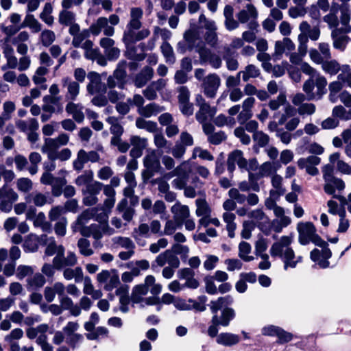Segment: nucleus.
<instances>
[{
	"mask_svg": "<svg viewBox=\"0 0 351 351\" xmlns=\"http://www.w3.org/2000/svg\"><path fill=\"white\" fill-rule=\"evenodd\" d=\"M130 144L135 148L143 151L148 144L147 138L139 136H132L130 138Z\"/></svg>",
	"mask_w": 351,
	"mask_h": 351,
	"instance_id": "680f3d73",
	"label": "nucleus"
},
{
	"mask_svg": "<svg viewBox=\"0 0 351 351\" xmlns=\"http://www.w3.org/2000/svg\"><path fill=\"white\" fill-rule=\"evenodd\" d=\"M86 152L84 149H80L77 156V158L73 162V169L77 171H81L84 168V165L86 163Z\"/></svg>",
	"mask_w": 351,
	"mask_h": 351,
	"instance_id": "5fc2aeb1",
	"label": "nucleus"
},
{
	"mask_svg": "<svg viewBox=\"0 0 351 351\" xmlns=\"http://www.w3.org/2000/svg\"><path fill=\"white\" fill-rule=\"evenodd\" d=\"M197 52L199 53L201 63L208 62L213 68L216 69L221 66L222 60L220 56L205 46L198 47Z\"/></svg>",
	"mask_w": 351,
	"mask_h": 351,
	"instance_id": "6e6552de",
	"label": "nucleus"
},
{
	"mask_svg": "<svg viewBox=\"0 0 351 351\" xmlns=\"http://www.w3.org/2000/svg\"><path fill=\"white\" fill-rule=\"evenodd\" d=\"M89 83L87 84L86 89L89 94L94 95L106 92V85L101 82V77L96 72H90L87 75Z\"/></svg>",
	"mask_w": 351,
	"mask_h": 351,
	"instance_id": "9b49d317",
	"label": "nucleus"
},
{
	"mask_svg": "<svg viewBox=\"0 0 351 351\" xmlns=\"http://www.w3.org/2000/svg\"><path fill=\"white\" fill-rule=\"evenodd\" d=\"M127 49V56L129 59L134 61H142L145 58V45L144 43H140L135 47L134 45L125 46Z\"/></svg>",
	"mask_w": 351,
	"mask_h": 351,
	"instance_id": "a211bd4d",
	"label": "nucleus"
},
{
	"mask_svg": "<svg viewBox=\"0 0 351 351\" xmlns=\"http://www.w3.org/2000/svg\"><path fill=\"white\" fill-rule=\"evenodd\" d=\"M154 75V69L149 66H145L140 73H138L134 79V83L137 88L144 86Z\"/></svg>",
	"mask_w": 351,
	"mask_h": 351,
	"instance_id": "6ab92c4d",
	"label": "nucleus"
},
{
	"mask_svg": "<svg viewBox=\"0 0 351 351\" xmlns=\"http://www.w3.org/2000/svg\"><path fill=\"white\" fill-rule=\"evenodd\" d=\"M184 40L189 46V51H192L194 48H196L197 50L200 47L197 45L198 36L193 30H188L184 34Z\"/></svg>",
	"mask_w": 351,
	"mask_h": 351,
	"instance_id": "09e8293b",
	"label": "nucleus"
},
{
	"mask_svg": "<svg viewBox=\"0 0 351 351\" xmlns=\"http://www.w3.org/2000/svg\"><path fill=\"white\" fill-rule=\"evenodd\" d=\"M60 147V146L53 138H46L41 147V151L43 154L47 155V158L49 160L51 158H53V155L58 152Z\"/></svg>",
	"mask_w": 351,
	"mask_h": 351,
	"instance_id": "393cba45",
	"label": "nucleus"
},
{
	"mask_svg": "<svg viewBox=\"0 0 351 351\" xmlns=\"http://www.w3.org/2000/svg\"><path fill=\"white\" fill-rule=\"evenodd\" d=\"M213 314L210 325L209 326L207 333L212 338L215 337L219 332V327H227L236 316L235 311L230 307H226L221 309L220 315L217 313H212Z\"/></svg>",
	"mask_w": 351,
	"mask_h": 351,
	"instance_id": "20e7f679",
	"label": "nucleus"
},
{
	"mask_svg": "<svg viewBox=\"0 0 351 351\" xmlns=\"http://www.w3.org/2000/svg\"><path fill=\"white\" fill-rule=\"evenodd\" d=\"M300 70L309 76L302 86L304 93H297L292 98V104L298 106L297 112L300 116H311L315 112L316 106L313 103H305L308 101H319L327 93L328 82L325 76L306 62H302Z\"/></svg>",
	"mask_w": 351,
	"mask_h": 351,
	"instance_id": "f257e3e1",
	"label": "nucleus"
},
{
	"mask_svg": "<svg viewBox=\"0 0 351 351\" xmlns=\"http://www.w3.org/2000/svg\"><path fill=\"white\" fill-rule=\"evenodd\" d=\"M66 183L67 181L64 178L58 177L54 182L50 185L51 186V194L54 197H60L62 194L63 186H64Z\"/></svg>",
	"mask_w": 351,
	"mask_h": 351,
	"instance_id": "37998d69",
	"label": "nucleus"
},
{
	"mask_svg": "<svg viewBox=\"0 0 351 351\" xmlns=\"http://www.w3.org/2000/svg\"><path fill=\"white\" fill-rule=\"evenodd\" d=\"M237 16L239 23H245L251 19H256L258 12L252 4H247L245 9L238 12Z\"/></svg>",
	"mask_w": 351,
	"mask_h": 351,
	"instance_id": "4be33fe9",
	"label": "nucleus"
},
{
	"mask_svg": "<svg viewBox=\"0 0 351 351\" xmlns=\"http://www.w3.org/2000/svg\"><path fill=\"white\" fill-rule=\"evenodd\" d=\"M321 162V158L318 156L311 155L307 158H301L298 160V165L300 169H304L307 165L315 166Z\"/></svg>",
	"mask_w": 351,
	"mask_h": 351,
	"instance_id": "603ef678",
	"label": "nucleus"
},
{
	"mask_svg": "<svg viewBox=\"0 0 351 351\" xmlns=\"http://www.w3.org/2000/svg\"><path fill=\"white\" fill-rule=\"evenodd\" d=\"M297 230L299 233V242L304 245L308 244L316 234L315 227L311 222H300Z\"/></svg>",
	"mask_w": 351,
	"mask_h": 351,
	"instance_id": "1a4fd4ad",
	"label": "nucleus"
},
{
	"mask_svg": "<svg viewBox=\"0 0 351 351\" xmlns=\"http://www.w3.org/2000/svg\"><path fill=\"white\" fill-rule=\"evenodd\" d=\"M34 269L28 265H21L18 266L16 271V276L19 280L23 279L25 277L33 274Z\"/></svg>",
	"mask_w": 351,
	"mask_h": 351,
	"instance_id": "0e129e2a",
	"label": "nucleus"
},
{
	"mask_svg": "<svg viewBox=\"0 0 351 351\" xmlns=\"http://www.w3.org/2000/svg\"><path fill=\"white\" fill-rule=\"evenodd\" d=\"M149 289L147 285H136L131 294V300L134 304H138L141 302L144 299L143 296L148 293Z\"/></svg>",
	"mask_w": 351,
	"mask_h": 351,
	"instance_id": "473e14b6",
	"label": "nucleus"
},
{
	"mask_svg": "<svg viewBox=\"0 0 351 351\" xmlns=\"http://www.w3.org/2000/svg\"><path fill=\"white\" fill-rule=\"evenodd\" d=\"M52 5L49 3H45L42 12L40 14V18L48 25H51L53 22V17L51 15L52 12Z\"/></svg>",
	"mask_w": 351,
	"mask_h": 351,
	"instance_id": "6e6d98bb",
	"label": "nucleus"
},
{
	"mask_svg": "<svg viewBox=\"0 0 351 351\" xmlns=\"http://www.w3.org/2000/svg\"><path fill=\"white\" fill-rule=\"evenodd\" d=\"M292 241V236H282L270 248V253L272 256L281 258L284 263L285 270H287L288 268H295L298 263H302L303 261L302 256H296L293 250L289 247Z\"/></svg>",
	"mask_w": 351,
	"mask_h": 351,
	"instance_id": "7ed1b4c3",
	"label": "nucleus"
},
{
	"mask_svg": "<svg viewBox=\"0 0 351 351\" xmlns=\"http://www.w3.org/2000/svg\"><path fill=\"white\" fill-rule=\"evenodd\" d=\"M221 85V79L216 73H212L203 79L204 93L207 97L214 98Z\"/></svg>",
	"mask_w": 351,
	"mask_h": 351,
	"instance_id": "0eeeda50",
	"label": "nucleus"
},
{
	"mask_svg": "<svg viewBox=\"0 0 351 351\" xmlns=\"http://www.w3.org/2000/svg\"><path fill=\"white\" fill-rule=\"evenodd\" d=\"M104 184L98 181L92 182L85 189L82 190L83 194H90L97 196L101 191Z\"/></svg>",
	"mask_w": 351,
	"mask_h": 351,
	"instance_id": "13d9d810",
	"label": "nucleus"
},
{
	"mask_svg": "<svg viewBox=\"0 0 351 351\" xmlns=\"http://www.w3.org/2000/svg\"><path fill=\"white\" fill-rule=\"evenodd\" d=\"M253 139L260 147L266 146L269 141V136L262 131L255 132L253 134Z\"/></svg>",
	"mask_w": 351,
	"mask_h": 351,
	"instance_id": "338daca9",
	"label": "nucleus"
},
{
	"mask_svg": "<svg viewBox=\"0 0 351 351\" xmlns=\"http://www.w3.org/2000/svg\"><path fill=\"white\" fill-rule=\"evenodd\" d=\"M343 30L335 28L331 33V37L333 41V47L341 51H344L347 44L350 40L349 36Z\"/></svg>",
	"mask_w": 351,
	"mask_h": 351,
	"instance_id": "2eb2a0df",
	"label": "nucleus"
},
{
	"mask_svg": "<svg viewBox=\"0 0 351 351\" xmlns=\"http://www.w3.org/2000/svg\"><path fill=\"white\" fill-rule=\"evenodd\" d=\"M16 186L19 191L23 193H28L32 189L33 183L29 178H21L17 180Z\"/></svg>",
	"mask_w": 351,
	"mask_h": 351,
	"instance_id": "bf43d9fd",
	"label": "nucleus"
},
{
	"mask_svg": "<svg viewBox=\"0 0 351 351\" xmlns=\"http://www.w3.org/2000/svg\"><path fill=\"white\" fill-rule=\"evenodd\" d=\"M232 303L233 298L228 295L224 297H219L216 300H212L210 302L209 307L211 313H217L219 310H221L222 308H223V307H228V305Z\"/></svg>",
	"mask_w": 351,
	"mask_h": 351,
	"instance_id": "bb28decb",
	"label": "nucleus"
},
{
	"mask_svg": "<svg viewBox=\"0 0 351 351\" xmlns=\"http://www.w3.org/2000/svg\"><path fill=\"white\" fill-rule=\"evenodd\" d=\"M114 40L108 37L102 38L99 41V45L104 49L105 56L109 60H115L120 56V50L114 47Z\"/></svg>",
	"mask_w": 351,
	"mask_h": 351,
	"instance_id": "f8f14e48",
	"label": "nucleus"
},
{
	"mask_svg": "<svg viewBox=\"0 0 351 351\" xmlns=\"http://www.w3.org/2000/svg\"><path fill=\"white\" fill-rule=\"evenodd\" d=\"M82 108L83 107L80 104H75L71 101L68 102L65 110L68 114L73 116V118L75 121L77 123H82L84 119Z\"/></svg>",
	"mask_w": 351,
	"mask_h": 351,
	"instance_id": "5701e85b",
	"label": "nucleus"
},
{
	"mask_svg": "<svg viewBox=\"0 0 351 351\" xmlns=\"http://www.w3.org/2000/svg\"><path fill=\"white\" fill-rule=\"evenodd\" d=\"M127 63L125 61L120 62L117 69L113 73V76L118 80L119 82H123V85L125 86V84L126 83V71H125V67H126Z\"/></svg>",
	"mask_w": 351,
	"mask_h": 351,
	"instance_id": "49530a36",
	"label": "nucleus"
},
{
	"mask_svg": "<svg viewBox=\"0 0 351 351\" xmlns=\"http://www.w3.org/2000/svg\"><path fill=\"white\" fill-rule=\"evenodd\" d=\"M56 39L55 33L49 29H45L40 34V41L43 46H50Z\"/></svg>",
	"mask_w": 351,
	"mask_h": 351,
	"instance_id": "052dcab7",
	"label": "nucleus"
},
{
	"mask_svg": "<svg viewBox=\"0 0 351 351\" xmlns=\"http://www.w3.org/2000/svg\"><path fill=\"white\" fill-rule=\"evenodd\" d=\"M120 283L119 277L115 270H112V274L104 286L106 291H112Z\"/></svg>",
	"mask_w": 351,
	"mask_h": 351,
	"instance_id": "69168bd1",
	"label": "nucleus"
},
{
	"mask_svg": "<svg viewBox=\"0 0 351 351\" xmlns=\"http://www.w3.org/2000/svg\"><path fill=\"white\" fill-rule=\"evenodd\" d=\"M25 199L27 203H33L35 206L38 207H42L47 203H51V202H48L47 197L40 192L28 193Z\"/></svg>",
	"mask_w": 351,
	"mask_h": 351,
	"instance_id": "7c9ffc66",
	"label": "nucleus"
},
{
	"mask_svg": "<svg viewBox=\"0 0 351 351\" xmlns=\"http://www.w3.org/2000/svg\"><path fill=\"white\" fill-rule=\"evenodd\" d=\"M85 224H78L77 220L73 226L74 231H79L84 237H91L93 230H94V228H97V224H91L89 226H86Z\"/></svg>",
	"mask_w": 351,
	"mask_h": 351,
	"instance_id": "864d4df0",
	"label": "nucleus"
},
{
	"mask_svg": "<svg viewBox=\"0 0 351 351\" xmlns=\"http://www.w3.org/2000/svg\"><path fill=\"white\" fill-rule=\"evenodd\" d=\"M93 180V172L91 170H86L84 173L79 176L75 180V183L77 186H84L86 187L89 185Z\"/></svg>",
	"mask_w": 351,
	"mask_h": 351,
	"instance_id": "de8ad7c7",
	"label": "nucleus"
},
{
	"mask_svg": "<svg viewBox=\"0 0 351 351\" xmlns=\"http://www.w3.org/2000/svg\"><path fill=\"white\" fill-rule=\"evenodd\" d=\"M16 127L20 132L27 134L32 130H37L38 129V123L34 118L27 121L19 119L16 121Z\"/></svg>",
	"mask_w": 351,
	"mask_h": 351,
	"instance_id": "c756f323",
	"label": "nucleus"
},
{
	"mask_svg": "<svg viewBox=\"0 0 351 351\" xmlns=\"http://www.w3.org/2000/svg\"><path fill=\"white\" fill-rule=\"evenodd\" d=\"M216 341L217 343L225 346H232L239 342L240 338L237 335L230 332H222L217 335Z\"/></svg>",
	"mask_w": 351,
	"mask_h": 351,
	"instance_id": "cd10ccee",
	"label": "nucleus"
},
{
	"mask_svg": "<svg viewBox=\"0 0 351 351\" xmlns=\"http://www.w3.org/2000/svg\"><path fill=\"white\" fill-rule=\"evenodd\" d=\"M46 283V279L43 274L36 273L27 279V289L28 291H37L42 288Z\"/></svg>",
	"mask_w": 351,
	"mask_h": 351,
	"instance_id": "412c9836",
	"label": "nucleus"
},
{
	"mask_svg": "<svg viewBox=\"0 0 351 351\" xmlns=\"http://www.w3.org/2000/svg\"><path fill=\"white\" fill-rule=\"evenodd\" d=\"M154 143L158 149H170L171 143L166 139L165 136L158 131L154 135Z\"/></svg>",
	"mask_w": 351,
	"mask_h": 351,
	"instance_id": "a19ab883",
	"label": "nucleus"
},
{
	"mask_svg": "<svg viewBox=\"0 0 351 351\" xmlns=\"http://www.w3.org/2000/svg\"><path fill=\"white\" fill-rule=\"evenodd\" d=\"M261 75L260 69L254 64H248L244 69L243 81L248 82L250 78H256Z\"/></svg>",
	"mask_w": 351,
	"mask_h": 351,
	"instance_id": "8fccbe9b",
	"label": "nucleus"
},
{
	"mask_svg": "<svg viewBox=\"0 0 351 351\" xmlns=\"http://www.w3.org/2000/svg\"><path fill=\"white\" fill-rule=\"evenodd\" d=\"M136 126L139 129H143L150 133H156L158 131L157 123L153 121H147L142 117L136 119Z\"/></svg>",
	"mask_w": 351,
	"mask_h": 351,
	"instance_id": "c9c22d12",
	"label": "nucleus"
},
{
	"mask_svg": "<svg viewBox=\"0 0 351 351\" xmlns=\"http://www.w3.org/2000/svg\"><path fill=\"white\" fill-rule=\"evenodd\" d=\"M109 212L101 207H94L84 210L77 218V223H86L92 218L99 223H106Z\"/></svg>",
	"mask_w": 351,
	"mask_h": 351,
	"instance_id": "423d86ee",
	"label": "nucleus"
},
{
	"mask_svg": "<svg viewBox=\"0 0 351 351\" xmlns=\"http://www.w3.org/2000/svg\"><path fill=\"white\" fill-rule=\"evenodd\" d=\"M63 88H66L65 99L69 101H75L80 93V84L69 77L61 79Z\"/></svg>",
	"mask_w": 351,
	"mask_h": 351,
	"instance_id": "9d476101",
	"label": "nucleus"
},
{
	"mask_svg": "<svg viewBox=\"0 0 351 351\" xmlns=\"http://www.w3.org/2000/svg\"><path fill=\"white\" fill-rule=\"evenodd\" d=\"M63 276L66 280L74 279L76 283L82 282L84 279L83 271L80 267L64 268Z\"/></svg>",
	"mask_w": 351,
	"mask_h": 351,
	"instance_id": "a878e982",
	"label": "nucleus"
},
{
	"mask_svg": "<svg viewBox=\"0 0 351 351\" xmlns=\"http://www.w3.org/2000/svg\"><path fill=\"white\" fill-rule=\"evenodd\" d=\"M322 69L326 73L335 75L341 70V65L336 60L330 58L324 60Z\"/></svg>",
	"mask_w": 351,
	"mask_h": 351,
	"instance_id": "72a5a7b5",
	"label": "nucleus"
},
{
	"mask_svg": "<svg viewBox=\"0 0 351 351\" xmlns=\"http://www.w3.org/2000/svg\"><path fill=\"white\" fill-rule=\"evenodd\" d=\"M62 310H68L70 313L75 317H77L81 314V309L77 304H74L71 298L67 295H63L59 299Z\"/></svg>",
	"mask_w": 351,
	"mask_h": 351,
	"instance_id": "b1692460",
	"label": "nucleus"
},
{
	"mask_svg": "<svg viewBox=\"0 0 351 351\" xmlns=\"http://www.w3.org/2000/svg\"><path fill=\"white\" fill-rule=\"evenodd\" d=\"M160 49L166 62L169 64H174L176 62V56L171 45L168 42H163L160 46Z\"/></svg>",
	"mask_w": 351,
	"mask_h": 351,
	"instance_id": "ea45409f",
	"label": "nucleus"
},
{
	"mask_svg": "<svg viewBox=\"0 0 351 351\" xmlns=\"http://www.w3.org/2000/svg\"><path fill=\"white\" fill-rule=\"evenodd\" d=\"M58 21L61 25L69 26L75 21V14L71 11L63 10L59 14Z\"/></svg>",
	"mask_w": 351,
	"mask_h": 351,
	"instance_id": "79ce46f5",
	"label": "nucleus"
},
{
	"mask_svg": "<svg viewBox=\"0 0 351 351\" xmlns=\"http://www.w3.org/2000/svg\"><path fill=\"white\" fill-rule=\"evenodd\" d=\"M113 244L117 245L119 247L125 248L126 250H131L135 248V244L128 237H114L112 239Z\"/></svg>",
	"mask_w": 351,
	"mask_h": 351,
	"instance_id": "a18cd8bd",
	"label": "nucleus"
},
{
	"mask_svg": "<svg viewBox=\"0 0 351 351\" xmlns=\"http://www.w3.org/2000/svg\"><path fill=\"white\" fill-rule=\"evenodd\" d=\"M350 15V11L348 8H344L341 9L340 22L342 26L339 29L343 30L345 33L351 32V25L349 24Z\"/></svg>",
	"mask_w": 351,
	"mask_h": 351,
	"instance_id": "e433bc0d",
	"label": "nucleus"
},
{
	"mask_svg": "<svg viewBox=\"0 0 351 351\" xmlns=\"http://www.w3.org/2000/svg\"><path fill=\"white\" fill-rule=\"evenodd\" d=\"M239 256L241 258L245 261H250L253 259L252 256H247L251 252V246L248 243L245 241L241 242L239 245Z\"/></svg>",
	"mask_w": 351,
	"mask_h": 351,
	"instance_id": "4d7b16f0",
	"label": "nucleus"
},
{
	"mask_svg": "<svg viewBox=\"0 0 351 351\" xmlns=\"http://www.w3.org/2000/svg\"><path fill=\"white\" fill-rule=\"evenodd\" d=\"M143 11L141 8H132L130 14V21L126 25L122 40L125 46L132 45L135 43L147 38L150 31L147 28L141 29Z\"/></svg>",
	"mask_w": 351,
	"mask_h": 351,
	"instance_id": "f03ea898",
	"label": "nucleus"
},
{
	"mask_svg": "<svg viewBox=\"0 0 351 351\" xmlns=\"http://www.w3.org/2000/svg\"><path fill=\"white\" fill-rule=\"evenodd\" d=\"M189 176V165L187 161H184L181 162L178 166L175 167V169L171 172L166 173L165 178H171L174 176Z\"/></svg>",
	"mask_w": 351,
	"mask_h": 351,
	"instance_id": "f704fd0d",
	"label": "nucleus"
},
{
	"mask_svg": "<svg viewBox=\"0 0 351 351\" xmlns=\"http://www.w3.org/2000/svg\"><path fill=\"white\" fill-rule=\"evenodd\" d=\"M28 27L34 33L39 32L41 30L42 25L35 19L32 14H27L23 23L21 27Z\"/></svg>",
	"mask_w": 351,
	"mask_h": 351,
	"instance_id": "58836bf2",
	"label": "nucleus"
},
{
	"mask_svg": "<svg viewBox=\"0 0 351 351\" xmlns=\"http://www.w3.org/2000/svg\"><path fill=\"white\" fill-rule=\"evenodd\" d=\"M199 109L195 114L197 121L204 123L209 119H212L216 114V109L211 108L208 103L199 104Z\"/></svg>",
	"mask_w": 351,
	"mask_h": 351,
	"instance_id": "dca6fc26",
	"label": "nucleus"
},
{
	"mask_svg": "<svg viewBox=\"0 0 351 351\" xmlns=\"http://www.w3.org/2000/svg\"><path fill=\"white\" fill-rule=\"evenodd\" d=\"M171 211L173 215V219L178 223L179 226H181L184 221L190 216L189 207L181 204L179 202H177L171 206Z\"/></svg>",
	"mask_w": 351,
	"mask_h": 351,
	"instance_id": "ddd939ff",
	"label": "nucleus"
},
{
	"mask_svg": "<svg viewBox=\"0 0 351 351\" xmlns=\"http://www.w3.org/2000/svg\"><path fill=\"white\" fill-rule=\"evenodd\" d=\"M143 162L145 169L142 171V177L144 180H149L156 173H164L160 164V155L158 154L156 149L148 150Z\"/></svg>",
	"mask_w": 351,
	"mask_h": 351,
	"instance_id": "39448f33",
	"label": "nucleus"
},
{
	"mask_svg": "<svg viewBox=\"0 0 351 351\" xmlns=\"http://www.w3.org/2000/svg\"><path fill=\"white\" fill-rule=\"evenodd\" d=\"M195 204L197 206L196 215L198 217H208L210 215L211 210L205 199H197Z\"/></svg>",
	"mask_w": 351,
	"mask_h": 351,
	"instance_id": "4c0bfd02",
	"label": "nucleus"
},
{
	"mask_svg": "<svg viewBox=\"0 0 351 351\" xmlns=\"http://www.w3.org/2000/svg\"><path fill=\"white\" fill-rule=\"evenodd\" d=\"M271 184L274 189L269 191L271 197H278L283 195L285 193V189L282 186V178L278 174H274L271 177Z\"/></svg>",
	"mask_w": 351,
	"mask_h": 351,
	"instance_id": "c85d7f7f",
	"label": "nucleus"
},
{
	"mask_svg": "<svg viewBox=\"0 0 351 351\" xmlns=\"http://www.w3.org/2000/svg\"><path fill=\"white\" fill-rule=\"evenodd\" d=\"M236 164L241 169L247 167V160L243 158V152L240 150H235L228 156L227 167L230 173L233 172L235 169Z\"/></svg>",
	"mask_w": 351,
	"mask_h": 351,
	"instance_id": "4468645a",
	"label": "nucleus"
},
{
	"mask_svg": "<svg viewBox=\"0 0 351 351\" xmlns=\"http://www.w3.org/2000/svg\"><path fill=\"white\" fill-rule=\"evenodd\" d=\"M77 247L80 253L84 256H90L94 253L93 250L90 247V241L86 239H80L77 241Z\"/></svg>",
	"mask_w": 351,
	"mask_h": 351,
	"instance_id": "c03bdc74",
	"label": "nucleus"
},
{
	"mask_svg": "<svg viewBox=\"0 0 351 351\" xmlns=\"http://www.w3.org/2000/svg\"><path fill=\"white\" fill-rule=\"evenodd\" d=\"M77 263V257L73 252H68L66 256L59 259V262L53 263L57 270H61L66 267H72Z\"/></svg>",
	"mask_w": 351,
	"mask_h": 351,
	"instance_id": "aec40b11",
	"label": "nucleus"
},
{
	"mask_svg": "<svg viewBox=\"0 0 351 351\" xmlns=\"http://www.w3.org/2000/svg\"><path fill=\"white\" fill-rule=\"evenodd\" d=\"M132 236L142 237L148 238L150 237L149 226L147 223H141L132 232Z\"/></svg>",
	"mask_w": 351,
	"mask_h": 351,
	"instance_id": "e2e57ef3",
	"label": "nucleus"
},
{
	"mask_svg": "<svg viewBox=\"0 0 351 351\" xmlns=\"http://www.w3.org/2000/svg\"><path fill=\"white\" fill-rule=\"evenodd\" d=\"M329 180L324 182V191L326 194L333 196V195H337L336 190L341 191L345 189V182L341 178L335 176L330 178Z\"/></svg>",
	"mask_w": 351,
	"mask_h": 351,
	"instance_id": "f3484780",
	"label": "nucleus"
},
{
	"mask_svg": "<svg viewBox=\"0 0 351 351\" xmlns=\"http://www.w3.org/2000/svg\"><path fill=\"white\" fill-rule=\"evenodd\" d=\"M225 50H226V54H225L223 56V58L226 62V67H227L228 70H229L230 71H234L237 70L239 68V65L238 60L236 58H232L228 55L229 52L230 51V47H226Z\"/></svg>",
	"mask_w": 351,
	"mask_h": 351,
	"instance_id": "3c124183",
	"label": "nucleus"
},
{
	"mask_svg": "<svg viewBox=\"0 0 351 351\" xmlns=\"http://www.w3.org/2000/svg\"><path fill=\"white\" fill-rule=\"evenodd\" d=\"M164 110L165 108L163 106H160L156 103H150L143 108L138 109V112L141 116L147 118L155 116Z\"/></svg>",
	"mask_w": 351,
	"mask_h": 351,
	"instance_id": "2f4dec72",
	"label": "nucleus"
},
{
	"mask_svg": "<svg viewBox=\"0 0 351 351\" xmlns=\"http://www.w3.org/2000/svg\"><path fill=\"white\" fill-rule=\"evenodd\" d=\"M64 213V208L62 206H56L51 208L49 212V219L51 221H58L60 218H62V214Z\"/></svg>",
	"mask_w": 351,
	"mask_h": 351,
	"instance_id": "774afa93",
	"label": "nucleus"
}]
</instances>
